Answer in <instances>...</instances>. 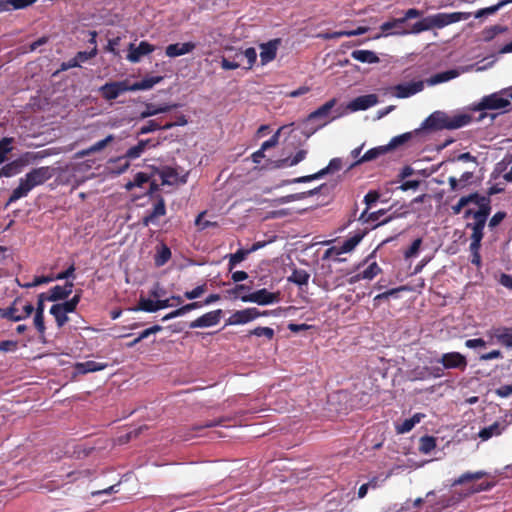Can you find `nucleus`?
I'll use <instances>...</instances> for the list:
<instances>
[{"label": "nucleus", "instance_id": "29", "mask_svg": "<svg viewBox=\"0 0 512 512\" xmlns=\"http://www.w3.org/2000/svg\"><path fill=\"white\" fill-rule=\"evenodd\" d=\"M424 418V414L416 413L411 418L405 419L401 424L396 426V431L399 434L408 433L416 424Z\"/></svg>", "mask_w": 512, "mask_h": 512}, {"label": "nucleus", "instance_id": "32", "mask_svg": "<svg viewBox=\"0 0 512 512\" xmlns=\"http://www.w3.org/2000/svg\"><path fill=\"white\" fill-rule=\"evenodd\" d=\"M381 272L380 267L376 262L371 263L365 270L358 273L353 277V281L363 280H372Z\"/></svg>", "mask_w": 512, "mask_h": 512}, {"label": "nucleus", "instance_id": "37", "mask_svg": "<svg viewBox=\"0 0 512 512\" xmlns=\"http://www.w3.org/2000/svg\"><path fill=\"white\" fill-rule=\"evenodd\" d=\"M149 143H150V140H148V139L139 141L137 145H135L127 150L125 157L130 160L139 158L144 153V151L146 150Z\"/></svg>", "mask_w": 512, "mask_h": 512}, {"label": "nucleus", "instance_id": "34", "mask_svg": "<svg viewBox=\"0 0 512 512\" xmlns=\"http://www.w3.org/2000/svg\"><path fill=\"white\" fill-rule=\"evenodd\" d=\"M36 0H0V11H8L10 7L13 9H23Z\"/></svg>", "mask_w": 512, "mask_h": 512}, {"label": "nucleus", "instance_id": "42", "mask_svg": "<svg viewBox=\"0 0 512 512\" xmlns=\"http://www.w3.org/2000/svg\"><path fill=\"white\" fill-rule=\"evenodd\" d=\"M114 139L113 135H108L105 139L100 140L93 144L91 147H89L87 150L83 151L81 153L82 156L98 152L102 149H104L112 140Z\"/></svg>", "mask_w": 512, "mask_h": 512}, {"label": "nucleus", "instance_id": "59", "mask_svg": "<svg viewBox=\"0 0 512 512\" xmlns=\"http://www.w3.org/2000/svg\"><path fill=\"white\" fill-rule=\"evenodd\" d=\"M54 280L55 279L52 276H39V277H35L32 282L27 283L25 285V287H36V286H39V285H42V284H46V283L52 282Z\"/></svg>", "mask_w": 512, "mask_h": 512}, {"label": "nucleus", "instance_id": "30", "mask_svg": "<svg viewBox=\"0 0 512 512\" xmlns=\"http://www.w3.org/2000/svg\"><path fill=\"white\" fill-rule=\"evenodd\" d=\"M107 367L105 363H99L96 361H86L76 364V370L78 373L85 374L90 372L101 371Z\"/></svg>", "mask_w": 512, "mask_h": 512}, {"label": "nucleus", "instance_id": "1", "mask_svg": "<svg viewBox=\"0 0 512 512\" xmlns=\"http://www.w3.org/2000/svg\"><path fill=\"white\" fill-rule=\"evenodd\" d=\"M472 116L466 112L453 111L451 113L437 110L431 113L420 125L415 129L416 133L421 131H440V130H456L469 125Z\"/></svg>", "mask_w": 512, "mask_h": 512}, {"label": "nucleus", "instance_id": "50", "mask_svg": "<svg viewBox=\"0 0 512 512\" xmlns=\"http://www.w3.org/2000/svg\"><path fill=\"white\" fill-rule=\"evenodd\" d=\"M248 254L249 251L243 249H240L236 253L232 254L229 259L230 270H232L233 267L242 262Z\"/></svg>", "mask_w": 512, "mask_h": 512}, {"label": "nucleus", "instance_id": "48", "mask_svg": "<svg viewBox=\"0 0 512 512\" xmlns=\"http://www.w3.org/2000/svg\"><path fill=\"white\" fill-rule=\"evenodd\" d=\"M171 257L170 249L166 246H161L155 257V264L157 266H163Z\"/></svg>", "mask_w": 512, "mask_h": 512}, {"label": "nucleus", "instance_id": "18", "mask_svg": "<svg viewBox=\"0 0 512 512\" xmlns=\"http://www.w3.org/2000/svg\"><path fill=\"white\" fill-rule=\"evenodd\" d=\"M279 45V39H274L260 45V61L262 65H266L276 57Z\"/></svg>", "mask_w": 512, "mask_h": 512}, {"label": "nucleus", "instance_id": "15", "mask_svg": "<svg viewBox=\"0 0 512 512\" xmlns=\"http://www.w3.org/2000/svg\"><path fill=\"white\" fill-rule=\"evenodd\" d=\"M222 313L223 312L221 309L210 311V312L198 317L194 321H192L189 324V327L191 329H195V328H208V327L215 326L220 322Z\"/></svg>", "mask_w": 512, "mask_h": 512}, {"label": "nucleus", "instance_id": "46", "mask_svg": "<svg viewBox=\"0 0 512 512\" xmlns=\"http://www.w3.org/2000/svg\"><path fill=\"white\" fill-rule=\"evenodd\" d=\"M50 313L54 316L58 327H62L68 321L67 314L61 310L60 306L53 305Z\"/></svg>", "mask_w": 512, "mask_h": 512}, {"label": "nucleus", "instance_id": "36", "mask_svg": "<svg viewBox=\"0 0 512 512\" xmlns=\"http://www.w3.org/2000/svg\"><path fill=\"white\" fill-rule=\"evenodd\" d=\"M414 134H417L415 130L413 132H406L401 135L393 137L390 142L386 145L388 151H392L399 146L404 145L408 141H410Z\"/></svg>", "mask_w": 512, "mask_h": 512}, {"label": "nucleus", "instance_id": "14", "mask_svg": "<svg viewBox=\"0 0 512 512\" xmlns=\"http://www.w3.org/2000/svg\"><path fill=\"white\" fill-rule=\"evenodd\" d=\"M445 369H461L464 370L467 366L466 357L458 352L444 353L438 360Z\"/></svg>", "mask_w": 512, "mask_h": 512}, {"label": "nucleus", "instance_id": "47", "mask_svg": "<svg viewBox=\"0 0 512 512\" xmlns=\"http://www.w3.org/2000/svg\"><path fill=\"white\" fill-rule=\"evenodd\" d=\"M80 301V296L79 295H75L72 299L64 302V303H60V304H54L55 306H60L61 310L68 314V313H71V312H74V310L76 309L78 303Z\"/></svg>", "mask_w": 512, "mask_h": 512}, {"label": "nucleus", "instance_id": "58", "mask_svg": "<svg viewBox=\"0 0 512 512\" xmlns=\"http://www.w3.org/2000/svg\"><path fill=\"white\" fill-rule=\"evenodd\" d=\"M96 53H97V48L94 47L89 52H86V51L78 52L77 55L74 58L77 59V62L79 64H81V63H84L87 60L91 59L92 57H94L96 55Z\"/></svg>", "mask_w": 512, "mask_h": 512}, {"label": "nucleus", "instance_id": "21", "mask_svg": "<svg viewBox=\"0 0 512 512\" xmlns=\"http://www.w3.org/2000/svg\"><path fill=\"white\" fill-rule=\"evenodd\" d=\"M196 48V44L193 42L175 43L170 44L166 47L165 53L170 58L179 57L192 52Z\"/></svg>", "mask_w": 512, "mask_h": 512}, {"label": "nucleus", "instance_id": "43", "mask_svg": "<svg viewBox=\"0 0 512 512\" xmlns=\"http://www.w3.org/2000/svg\"><path fill=\"white\" fill-rule=\"evenodd\" d=\"M485 475H486V472H484V471H477L474 473L467 472V473L462 474L458 479L454 480L452 485L455 486V485L463 484L466 481L478 480V479H481L482 477H484Z\"/></svg>", "mask_w": 512, "mask_h": 512}, {"label": "nucleus", "instance_id": "16", "mask_svg": "<svg viewBox=\"0 0 512 512\" xmlns=\"http://www.w3.org/2000/svg\"><path fill=\"white\" fill-rule=\"evenodd\" d=\"M341 167H342V160L340 158H334V159H332L329 162L327 167L323 168L319 172H317V173H315L313 175H308V176H302V177H299V178H295L294 180H292V182L293 183L310 182L312 180L319 179V178L323 177L324 175H326L328 173L338 171V170L341 169Z\"/></svg>", "mask_w": 512, "mask_h": 512}, {"label": "nucleus", "instance_id": "64", "mask_svg": "<svg viewBox=\"0 0 512 512\" xmlns=\"http://www.w3.org/2000/svg\"><path fill=\"white\" fill-rule=\"evenodd\" d=\"M498 282L505 288L512 290V277L510 275L501 273L499 275Z\"/></svg>", "mask_w": 512, "mask_h": 512}, {"label": "nucleus", "instance_id": "28", "mask_svg": "<svg viewBox=\"0 0 512 512\" xmlns=\"http://www.w3.org/2000/svg\"><path fill=\"white\" fill-rule=\"evenodd\" d=\"M388 151L387 149V146L386 145H383V146H378V147H375V148H372L370 150H368L360 159H358L355 163H353L351 165V167H354L358 164H361V163H364V162H368V161H371V160H374L376 158H378L379 156L381 155H384L386 154Z\"/></svg>", "mask_w": 512, "mask_h": 512}, {"label": "nucleus", "instance_id": "63", "mask_svg": "<svg viewBox=\"0 0 512 512\" xmlns=\"http://www.w3.org/2000/svg\"><path fill=\"white\" fill-rule=\"evenodd\" d=\"M423 12L421 10H418L416 8H410L405 11L404 16L401 17L404 22L406 23L410 19L420 18L422 17Z\"/></svg>", "mask_w": 512, "mask_h": 512}, {"label": "nucleus", "instance_id": "3", "mask_svg": "<svg viewBox=\"0 0 512 512\" xmlns=\"http://www.w3.org/2000/svg\"><path fill=\"white\" fill-rule=\"evenodd\" d=\"M511 100L512 88H506L482 97L479 102L472 105L471 109L473 111L501 110L508 112Z\"/></svg>", "mask_w": 512, "mask_h": 512}, {"label": "nucleus", "instance_id": "57", "mask_svg": "<svg viewBox=\"0 0 512 512\" xmlns=\"http://www.w3.org/2000/svg\"><path fill=\"white\" fill-rule=\"evenodd\" d=\"M385 213L384 210H378L376 212H372V213H369L367 214V210L364 211L362 214H361V217L360 219H362L363 221L365 222H375V221H378L380 219V217Z\"/></svg>", "mask_w": 512, "mask_h": 512}, {"label": "nucleus", "instance_id": "56", "mask_svg": "<svg viewBox=\"0 0 512 512\" xmlns=\"http://www.w3.org/2000/svg\"><path fill=\"white\" fill-rule=\"evenodd\" d=\"M205 291L206 285H199L191 291H186L184 296L189 300H193L199 298Z\"/></svg>", "mask_w": 512, "mask_h": 512}, {"label": "nucleus", "instance_id": "20", "mask_svg": "<svg viewBox=\"0 0 512 512\" xmlns=\"http://www.w3.org/2000/svg\"><path fill=\"white\" fill-rule=\"evenodd\" d=\"M362 240L361 235H355L346 241L340 247H332L325 252L324 258H328L331 254L340 255L342 253L351 252Z\"/></svg>", "mask_w": 512, "mask_h": 512}, {"label": "nucleus", "instance_id": "8", "mask_svg": "<svg viewBox=\"0 0 512 512\" xmlns=\"http://www.w3.org/2000/svg\"><path fill=\"white\" fill-rule=\"evenodd\" d=\"M42 157H44V155H39V153L38 154L26 153V154L22 155L19 159L12 161V162L8 163L7 165H5L4 167H2L0 169V177H2V176L12 177L14 175H17L22 171L24 166L28 165L29 163H31L32 161H34L38 158H42Z\"/></svg>", "mask_w": 512, "mask_h": 512}, {"label": "nucleus", "instance_id": "41", "mask_svg": "<svg viewBox=\"0 0 512 512\" xmlns=\"http://www.w3.org/2000/svg\"><path fill=\"white\" fill-rule=\"evenodd\" d=\"M135 311L141 310L145 312H156L158 311L157 300H151L145 297H141L139 299L138 307L134 309Z\"/></svg>", "mask_w": 512, "mask_h": 512}, {"label": "nucleus", "instance_id": "24", "mask_svg": "<svg viewBox=\"0 0 512 512\" xmlns=\"http://www.w3.org/2000/svg\"><path fill=\"white\" fill-rule=\"evenodd\" d=\"M73 283L67 282L64 286H54L47 297L49 301H58L67 298L72 293Z\"/></svg>", "mask_w": 512, "mask_h": 512}, {"label": "nucleus", "instance_id": "17", "mask_svg": "<svg viewBox=\"0 0 512 512\" xmlns=\"http://www.w3.org/2000/svg\"><path fill=\"white\" fill-rule=\"evenodd\" d=\"M378 103V97L375 94H368L356 97L347 105L351 112L367 110Z\"/></svg>", "mask_w": 512, "mask_h": 512}, {"label": "nucleus", "instance_id": "31", "mask_svg": "<svg viewBox=\"0 0 512 512\" xmlns=\"http://www.w3.org/2000/svg\"><path fill=\"white\" fill-rule=\"evenodd\" d=\"M161 76H153L143 79L142 81L136 82L132 85H129L130 91H138V90H149L154 85L158 84L162 81Z\"/></svg>", "mask_w": 512, "mask_h": 512}, {"label": "nucleus", "instance_id": "45", "mask_svg": "<svg viewBox=\"0 0 512 512\" xmlns=\"http://www.w3.org/2000/svg\"><path fill=\"white\" fill-rule=\"evenodd\" d=\"M436 446L435 438L424 436L420 438L419 450L424 454L430 453Z\"/></svg>", "mask_w": 512, "mask_h": 512}, {"label": "nucleus", "instance_id": "2", "mask_svg": "<svg viewBox=\"0 0 512 512\" xmlns=\"http://www.w3.org/2000/svg\"><path fill=\"white\" fill-rule=\"evenodd\" d=\"M469 12L437 13L421 18L410 25V34H420L432 29H441L450 24L469 19Z\"/></svg>", "mask_w": 512, "mask_h": 512}, {"label": "nucleus", "instance_id": "11", "mask_svg": "<svg viewBox=\"0 0 512 512\" xmlns=\"http://www.w3.org/2000/svg\"><path fill=\"white\" fill-rule=\"evenodd\" d=\"M53 176V170L50 167H39L33 169L23 178L31 189L43 184Z\"/></svg>", "mask_w": 512, "mask_h": 512}, {"label": "nucleus", "instance_id": "5", "mask_svg": "<svg viewBox=\"0 0 512 512\" xmlns=\"http://www.w3.org/2000/svg\"><path fill=\"white\" fill-rule=\"evenodd\" d=\"M33 311L34 306L31 303L21 305V302L16 300L8 308L1 309V319H9L17 322L28 318Z\"/></svg>", "mask_w": 512, "mask_h": 512}, {"label": "nucleus", "instance_id": "6", "mask_svg": "<svg viewBox=\"0 0 512 512\" xmlns=\"http://www.w3.org/2000/svg\"><path fill=\"white\" fill-rule=\"evenodd\" d=\"M240 299L245 303H255L261 306H265L278 303L280 301V293L269 292L267 289L263 288L252 293L242 295Z\"/></svg>", "mask_w": 512, "mask_h": 512}, {"label": "nucleus", "instance_id": "19", "mask_svg": "<svg viewBox=\"0 0 512 512\" xmlns=\"http://www.w3.org/2000/svg\"><path fill=\"white\" fill-rule=\"evenodd\" d=\"M225 50L227 52H234V54L229 56H222L220 61L221 67L224 70L238 69L241 66L242 52L232 47H227Z\"/></svg>", "mask_w": 512, "mask_h": 512}, {"label": "nucleus", "instance_id": "26", "mask_svg": "<svg viewBox=\"0 0 512 512\" xmlns=\"http://www.w3.org/2000/svg\"><path fill=\"white\" fill-rule=\"evenodd\" d=\"M351 57L356 61L367 64H375L380 61L377 54L371 50H354Z\"/></svg>", "mask_w": 512, "mask_h": 512}, {"label": "nucleus", "instance_id": "23", "mask_svg": "<svg viewBox=\"0 0 512 512\" xmlns=\"http://www.w3.org/2000/svg\"><path fill=\"white\" fill-rule=\"evenodd\" d=\"M336 105V99H331L328 102H326L324 105L319 107L317 110L310 113L308 116L309 120H315V119H323L324 122L321 126L325 125L328 122V117L330 114L331 109Z\"/></svg>", "mask_w": 512, "mask_h": 512}, {"label": "nucleus", "instance_id": "52", "mask_svg": "<svg viewBox=\"0 0 512 512\" xmlns=\"http://www.w3.org/2000/svg\"><path fill=\"white\" fill-rule=\"evenodd\" d=\"M251 335H255L257 337H266L267 339H272L274 336V330L270 327H257L250 331Z\"/></svg>", "mask_w": 512, "mask_h": 512}, {"label": "nucleus", "instance_id": "51", "mask_svg": "<svg viewBox=\"0 0 512 512\" xmlns=\"http://www.w3.org/2000/svg\"><path fill=\"white\" fill-rule=\"evenodd\" d=\"M500 32H502V28L500 26H491L489 28H486L481 33L482 40L489 42L492 39H494V37Z\"/></svg>", "mask_w": 512, "mask_h": 512}, {"label": "nucleus", "instance_id": "38", "mask_svg": "<svg viewBox=\"0 0 512 512\" xmlns=\"http://www.w3.org/2000/svg\"><path fill=\"white\" fill-rule=\"evenodd\" d=\"M494 337L506 347H512V329L499 328L495 330Z\"/></svg>", "mask_w": 512, "mask_h": 512}, {"label": "nucleus", "instance_id": "44", "mask_svg": "<svg viewBox=\"0 0 512 512\" xmlns=\"http://www.w3.org/2000/svg\"><path fill=\"white\" fill-rule=\"evenodd\" d=\"M160 177L162 179V184L174 185L178 182V175L175 170L171 168H166L161 171Z\"/></svg>", "mask_w": 512, "mask_h": 512}, {"label": "nucleus", "instance_id": "54", "mask_svg": "<svg viewBox=\"0 0 512 512\" xmlns=\"http://www.w3.org/2000/svg\"><path fill=\"white\" fill-rule=\"evenodd\" d=\"M466 198H470L469 199V204L470 203H474L479 208L486 207L487 205H489V199L487 197L481 196V195H479L477 193L470 194V195L466 196Z\"/></svg>", "mask_w": 512, "mask_h": 512}, {"label": "nucleus", "instance_id": "39", "mask_svg": "<svg viewBox=\"0 0 512 512\" xmlns=\"http://www.w3.org/2000/svg\"><path fill=\"white\" fill-rule=\"evenodd\" d=\"M310 275L306 270L295 269L288 277V281L297 285H306L309 281Z\"/></svg>", "mask_w": 512, "mask_h": 512}, {"label": "nucleus", "instance_id": "33", "mask_svg": "<svg viewBox=\"0 0 512 512\" xmlns=\"http://www.w3.org/2000/svg\"><path fill=\"white\" fill-rule=\"evenodd\" d=\"M32 189L30 188V186L27 184V182L21 178L20 179V183H19V186L17 188H15L8 200V203L7 205L27 196V194L31 191Z\"/></svg>", "mask_w": 512, "mask_h": 512}, {"label": "nucleus", "instance_id": "62", "mask_svg": "<svg viewBox=\"0 0 512 512\" xmlns=\"http://www.w3.org/2000/svg\"><path fill=\"white\" fill-rule=\"evenodd\" d=\"M11 150V140L10 139H4L0 142V163H2L5 158L6 154Z\"/></svg>", "mask_w": 512, "mask_h": 512}, {"label": "nucleus", "instance_id": "35", "mask_svg": "<svg viewBox=\"0 0 512 512\" xmlns=\"http://www.w3.org/2000/svg\"><path fill=\"white\" fill-rule=\"evenodd\" d=\"M316 193H317V189H313V190H310L308 192H301V193H295V194H290V195H287V196H283V197L275 199L274 202L277 205L287 204V203H290V202H293V201L302 200V199H304V198H306L308 196H312V195H314Z\"/></svg>", "mask_w": 512, "mask_h": 512}, {"label": "nucleus", "instance_id": "10", "mask_svg": "<svg viewBox=\"0 0 512 512\" xmlns=\"http://www.w3.org/2000/svg\"><path fill=\"white\" fill-rule=\"evenodd\" d=\"M424 89V83L422 81L407 82L398 84L390 88V92L396 98H408L411 97Z\"/></svg>", "mask_w": 512, "mask_h": 512}, {"label": "nucleus", "instance_id": "55", "mask_svg": "<svg viewBox=\"0 0 512 512\" xmlns=\"http://www.w3.org/2000/svg\"><path fill=\"white\" fill-rule=\"evenodd\" d=\"M422 240L420 238L413 241L412 245L405 251L404 256L406 259L415 257L420 250Z\"/></svg>", "mask_w": 512, "mask_h": 512}, {"label": "nucleus", "instance_id": "22", "mask_svg": "<svg viewBox=\"0 0 512 512\" xmlns=\"http://www.w3.org/2000/svg\"><path fill=\"white\" fill-rule=\"evenodd\" d=\"M507 421L505 419H500L495 421L493 424L483 428L479 432V437L486 441L493 436L500 435L507 428Z\"/></svg>", "mask_w": 512, "mask_h": 512}, {"label": "nucleus", "instance_id": "25", "mask_svg": "<svg viewBox=\"0 0 512 512\" xmlns=\"http://www.w3.org/2000/svg\"><path fill=\"white\" fill-rule=\"evenodd\" d=\"M176 105H155L153 103H148L145 106V109L140 113V118L145 119L160 113H166L175 108Z\"/></svg>", "mask_w": 512, "mask_h": 512}, {"label": "nucleus", "instance_id": "60", "mask_svg": "<svg viewBox=\"0 0 512 512\" xmlns=\"http://www.w3.org/2000/svg\"><path fill=\"white\" fill-rule=\"evenodd\" d=\"M161 126L157 124L154 120L149 121L146 125L142 126L138 132L139 135H144L153 131L160 129Z\"/></svg>", "mask_w": 512, "mask_h": 512}, {"label": "nucleus", "instance_id": "49", "mask_svg": "<svg viewBox=\"0 0 512 512\" xmlns=\"http://www.w3.org/2000/svg\"><path fill=\"white\" fill-rule=\"evenodd\" d=\"M489 213V205L479 208V210L474 213L475 224L485 225Z\"/></svg>", "mask_w": 512, "mask_h": 512}, {"label": "nucleus", "instance_id": "7", "mask_svg": "<svg viewBox=\"0 0 512 512\" xmlns=\"http://www.w3.org/2000/svg\"><path fill=\"white\" fill-rule=\"evenodd\" d=\"M266 315H268L267 311L261 312L254 307L245 308L243 310L233 312L227 319L226 325H244Z\"/></svg>", "mask_w": 512, "mask_h": 512}, {"label": "nucleus", "instance_id": "27", "mask_svg": "<svg viewBox=\"0 0 512 512\" xmlns=\"http://www.w3.org/2000/svg\"><path fill=\"white\" fill-rule=\"evenodd\" d=\"M166 213V208H165V202L164 200L161 198L158 200V202L154 205V208H153V211L144 217L143 219V224L145 226H148L149 224H153L156 222V220L161 217V216H164Z\"/></svg>", "mask_w": 512, "mask_h": 512}, {"label": "nucleus", "instance_id": "61", "mask_svg": "<svg viewBox=\"0 0 512 512\" xmlns=\"http://www.w3.org/2000/svg\"><path fill=\"white\" fill-rule=\"evenodd\" d=\"M34 325L40 334L44 333V331H45L44 313L35 312Z\"/></svg>", "mask_w": 512, "mask_h": 512}, {"label": "nucleus", "instance_id": "40", "mask_svg": "<svg viewBox=\"0 0 512 512\" xmlns=\"http://www.w3.org/2000/svg\"><path fill=\"white\" fill-rule=\"evenodd\" d=\"M306 155H307L306 150H299L291 159L287 158V159L280 160L279 163L277 164V167L281 168V167L295 166L298 163H300L301 161H303L306 158Z\"/></svg>", "mask_w": 512, "mask_h": 512}, {"label": "nucleus", "instance_id": "53", "mask_svg": "<svg viewBox=\"0 0 512 512\" xmlns=\"http://www.w3.org/2000/svg\"><path fill=\"white\" fill-rule=\"evenodd\" d=\"M245 58L247 60L248 66L247 69H251L256 62L257 53L254 48H247L244 52H242V59Z\"/></svg>", "mask_w": 512, "mask_h": 512}, {"label": "nucleus", "instance_id": "13", "mask_svg": "<svg viewBox=\"0 0 512 512\" xmlns=\"http://www.w3.org/2000/svg\"><path fill=\"white\" fill-rule=\"evenodd\" d=\"M99 91L106 100H114L122 93L130 91V88L127 81H117L104 84Z\"/></svg>", "mask_w": 512, "mask_h": 512}, {"label": "nucleus", "instance_id": "4", "mask_svg": "<svg viewBox=\"0 0 512 512\" xmlns=\"http://www.w3.org/2000/svg\"><path fill=\"white\" fill-rule=\"evenodd\" d=\"M492 65H493V62H490L489 64H487L485 66L471 64V65L462 66V67H459L456 69L443 71V72L437 73L435 75H432L430 78H428L426 80V83L429 86H435V85H438V84H441L444 82H448L452 79H455L463 73H468L470 71L482 72V71L490 68Z\"/></svg>", "mask_w": 512, "mask_h": 512}, {"label": "nucleus", "instance_id": "12", "mask_svg": "<svg viewBox=\"0 0 512 512\" xmlns=\"http://www.w3.org/2000/svg\"><path fill=\"white\" fill-rule=\"evenodd\" d=\"M155 50V46L147 41H141L139 45L130 43L128 46L127 60L132 63H137L143 56L149 55Z\"/></svg>", "mask_w": 512, "mask_h": 512}, {"label": "nucleus", "instance_id": "9", "mask_svg": "<svg viewBox=\"0 0 512 512\" xmlns=\"http://www.w3.org/2000/svg\"><path fill=\"white\" fill-rule=\"evenodd\" d=\"M380 29L384 36H405L410 34V25H406L402 18H395L384 22Z\"/></svg>", "mask_w": 512, "mask_h": 512}]
</instances>
